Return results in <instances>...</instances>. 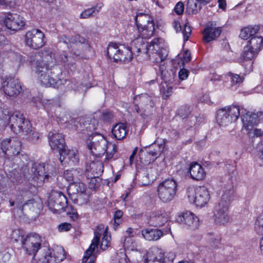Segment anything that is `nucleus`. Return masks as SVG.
<instances>
[{
  "instance_id": "f257e3e1",
  "label": "nucleus",
  "mask_w": 263,
  "mask_h": 263,
  "mask_svg": "<svg viewBox=\"0 0 263 263\" xmlns=\"http://www.w3.org/2000/svg\"><path fill=\"white\" fill-rule=\"evenodd\" d=\"M9 125L11 130L18 135H28L31 127L29 121L23 114L14 112L9 114L7 110L0 108V130Z\"/></svg>"
},
{
  "instance_id": "f03ea898",
  "label": "nucleus",
  "mask_w": 263,
  "mask_h": 263,
  "mask_svg": "<svg viewBox=\"0 0 263 263\" xmlns=\"http://www.w3.org/2000/svg\"><path fill=\"white\" fill-rule=\"evenodd\" d=\"M87 146L93 155L101 157L106 153L105 160L109 161L114 158L117 151V145L109 143L106 138L101 134L94 135Z\"/></svg>"
},
{
  "instance_id": "7ed1b4c3",
  "label": "nucleus",
  "mask_w": 263,
  "mask_h": 263,
  "mask_svg": "<svg viewBox=\"0 0 263 263\" xmlns=\"http://www.w3.org/2000/svg\"><path fill=\"white\" fill-rule=\"evenodd\" d=\"M220 202L215 208L214 214L215 222L218 224L224 225L230 220L228 213V207L230 204L231 196L233 194L232 185H230L226 191H223Z\"/></svg>"
},
{
  "instance_id": "20e7f679",
  "label": "nucleus",
  "mask_w": 263,
  "mask_h": 263,
  "mask_svg": "<svg viewBox=\"0 0 263 263\" xmlns=\"http://www.w3.org/2000/svg\"><path fill=\"white\" fill-rule=\"evenodd\" d=\"M155 31L154 22H150L143 26L139 27L135 30V33H130V37L132 40V48L135 51L141 52L145 47L143 39H148L153 35Z\"/></svg>"
},
{
  "instance_id": "39448f33",
  "label": "nucleus",
  "mask_w": 263,
  "mask_h": 263,
  "mask_svg": "<svg viewBox=\"0 0 263 263\" xmlns=\"http://www.w3.org/2000/svg\"><path fill=\"white\" fill-rule=\"evenodd\" d=\"M134 54L139 52L136 51V49L134 51L132 48V42L131 43V48L125 47L123 45H117L116 43H111L109 44L107 50V55L110 59H113L115 62L123 61L128 62L133 59V53Z\"/></svg>"
},
{
  "instance_id": "423d86ee",
  "label": "nucleus",
  "mask_w": 263,
  "mask_h": 263,
  "mask_svg": "<svg viewBox=\"0 0 263 263\" xmlns=\"http://www.w3.org/2000/svg\"><path fill=\"white\" fill-rule=\"evenodd\" d=\"M187 196L189 202L199 208L204 206L210 199V192L204 186L189 187Z\"/></svg>"
},
{
  "instance_id": "0eeeda50",
  "label": "nucleus",
  "mask_w": 263,
  "mask_h": 263,
  "mask_svg": "<svg viewBox=\"0 0 263 263\" xmlns=\"http://www.w3.org/2000/svg\"><path fill=\"white\" fill-rule=\"evenodd\" d=\"M240 115L239 106L231 105L219 109L217 112L216 122L222 127H226L236 121Z\"/></svg>"
},
{
  "instance_id": "6e6552de",
  "label": "nucleus",
  "mask_w": 263,
  "mask_h": 263,
  "mask_svg": "<svg viewBox=\"0 0 263 263\" xmlns=\"http://www.w3.org/2000/svg\"><path fill=\"white\" fill-rule=\"evenodd\" d=\"M65 258L64 249L61 246H56L52 250L43 248L39 253L36 263H59Z\"/></svg>"
},
{
  "instance_id": "1a4fd4ad",
  "label": "nucleus",
  "mask_w": 263,
  "mask_h": 263,
  "mask_svg": "<svg viewBox=\"0 0 263 263\" xmlns=\"http://www.w3.org/2000/svg\"><path fill=\"white\" fill-rule=\"evenodd\" d=\"M135 109L143 118L152 115L154 111V98L147 93H143L135 98Z\"/></svg>"
},
{
  "instance_id": "9d476101",
  "label": "nucleus",
  "mask_w": 263,
  "mask_h": 263,
  "mask_svg": "<svg viewBox=\"0 0 263 263\" xmlns=\"http://www.w3.org/2000/svg\"><path fill=\"white\" fill-rule=\"evenodd\" d=\"M41 237L36 233H31L26 235L21 245V248L25 254L33 256L35 263L37 262L39 257V254L36 256V254L41 249Z\"/></svg>"
},
{
  "instance_id": "9b49d317",
  "label": "nucleus",
  "mask_w": 263,
  "mask_h": 263,
  "mask_svg": "<svg viewBox=\"0 0 263 263\" xmlns=\"http://www.w3.org/2000/svg\"><path fill=\"white\" fill-rule=\"evenodd\" d=\"M177 189V183L174 179H166L157 187L158 197L162 202H169L174 198Z\"/></svg>"
},
{
  "instance_id": "f8f14e48",
  "label": "nucleus",
  "mask_w": 263,
  "mask_h": 263,
  "mask_svg": "<svg viewBox=\"0 0 263 263\" xmlns=\"http://www.w3.org/2000/svg\"><path fill=\"white\" fill-rule=\"evenodd\" d=\"M164 148L165 144L163 141L159 144L155 142L147 148L140 151V161L144 164H148L154 162L160 156Z\"/></svg>"
},
{
  "instance_id": "ddd939ff",
  "label": "nucleus",
  "mask_w": 263,
  "mask_h": 263,
  "mask_svg": "<svg viewBox=\"0 0 263 263\" xmlns=\"http://www.w3.org/2000/svg\"><path fill=\"white\" fill-rule=\"evenodd\" d=\"M37 81L46 87L54 86L56 84L54 69L41 66V65L32 66Z\"/></svg>"
},
{
  "instance_id": "4468645a",
  "label": "nucleus",
  "mask_w": 263,
  "mask_h": 263,
  "mask_svg": "<svg viewBox=\"0 0 263 263\" xmlns=\"http://www.w3.org/2000/svg\"><path fill=\"white\" fill-rule=\"evenodd\" d=\"M25 43L30 48L36 50L45 45L46 38L41 30L38 29H32L25 33Z\"/></svg>"
},
{
  "instance_id": "2eb2a0df",
  "label": "nucleus",
  "mask_w": 263,
  "mask_h": 263,
  "mask_svg": "<svg viewBox=\"0 0 263 263\" xmlns=\"http://www.w3.org/2000/svg\"><path fill=\"white\" fill-rule=\"evenodd\" d=\"M67 200L66 196L61 192L53 191L48 201L49 210L54 214H60L66 207Z\"/></svg>"
},
{
  "instance_id": "dca6fc26",
  "label": "nucleus",
  "mask_w": 263,
  "mask_h": 263,
  "mask_svg": "<svg viewBox=\"0 0 263 263\" xmlns=\"http://www.w3.org/2000/svg\"><path fill=\"white\" fill-rule=\"evenodd\" d=\"M169 214L162 210H159L152 211L148 216L147 223L153 227H161L166 224V226L170 224Z\"/></svg>"
},
{
  "instance_id": "f3484780",
  "label": "nucleus",
  "mask_w": 263,
  "mask_h": 263,
  "mask_svg": "<svg viewBox=\"0 0 263 263\" xmlns=\"http://www.w3.org/2000/svg\"><path fill=\"white\" fill-rule=\"evenodd\" d=\"M4 23L8 29L15 31L22 30L25 25L24 18L16 13H8Z\"/></svg>"
},
{
  "instance_id": "a211bd4d",
  "label": "nucleus",
  "mask_w": 263,
  "mask_h": 263,
  "mask_svg": "<svg viewBox=\"0 0 263 263\" xmlns=\"http://www.w3.org/2000/svg\"><path fill=\"white\" fill-rule=\"evenodd\" d=\"M42 58L41 60H33L31 61L32 66L41 65L42 67L47 68L54 69L57 60L54 54L52 52L44 50L37 53Z\"/></svg>"
},
{
  "instance_id": "6ab92c4d",
  "label": "nucleus",
  "mask_w": 263,
  "mask_h": 263,
  "mask_svg": "<svg viewBox=\"0 0 263 263\" xmlns=\"http://www.w3.org/2000/svg\"><path fill=\"white\" fill-rule=\"evenodd\" d=\"M240 115L243 128L251 134L253 128L259 121L258 116L256 113L247 111L243 108H240Z\"/></svg>"
},
{
  "instance_id": "aec40b11",
  "label": "nucleus",
  "mask_w": 263,
  "mask_h": 263,
  "mask_svg": "<svg viewBox=\"0 0 263 263\" xmlns=\"http://www.w3.org/2000/svg\"><path fill=\"white\" fill-rule=\"evenodd\" d=\"M144 263H165L164 253L161 249L153 247L143 256Z\"/></svg>"
},
{
  "instance_id": "412c9836",
  "label": "nucleus",
  "mask_w": 263,
  "mask_h": 263,
  "mask_svg": "<svg viewBox=\"0 0 263 263\" xmlns=\"http://www.w3.org/2000/svg\"><path fill=\"white\" fill-rule=\"evenodd\" d=\"M177 221L184 226V227L195 230L199 226V220L194 214L190 212L183 213L177 218Z\"/></svg>"
},
{
  "instance_id": "4be33fe9",
  "label": "nucleus",
  "mask_w": 263,
  "mask_h": 263,
  "mask_svg": "<svg viewBox=\"0 0 263 263\" xmlns=\"http://www.w3.org/2000/svg\"><path fill=\"white\" fill-rule=\"evenodd\" d=\"M4 92L10 97H14L20 93L22 87L17 79H8L3 84Z\"/></svg>"
},
{
  "instance_id": "5701e85b",
  "label": "nucleus",
  "mask_w": 263,
  "mask_h": 263,
  "mask_svg": "<svg viewBox=\"0 0 263 263\" xmlns=\"http://www.w3.org/2000/svg\"><path fill=\"white\" fill-rule=\"evenodd\" d=\"M60 160L63 165L68 164L70 166L76 165L79 162L78 152L76 149H63L59 153Z\"/></svg>"
},
{
  "instance_id": "b1692460",
  "label": "nucleus",
  "mask_w": 263,
  "mask_h": 263,
  "mask_svg": "<svg viewBox=\"0 0 263 263\" xmlns=\"http://www.w3.org/2000/svg\"><path fill=\"white\" fill-rule=\"evenodd\" d=\"M221 30L219 27H216L213 23H208L202 32L203 41L204 43H209L215 40L221 34Z\"/></svg>"
},
{
  "instance_id": "393cba45",
  "label": "nucleus",
  "mask_w": 263,
  "mask_h": 263,
  "mask_svg": "<svg viewBox=\"0 0 263 263\" xmlns=\"http://www.w3.org/2000/svg\"><path fill=\"white\" fill-rule=\"evenodd\" d=\"M48 138L49 144L53 150L60 153L65 148V140L62 134L51 132L49 133Z\"/></svg>"
},
{
  "instance_id": "a878e982",
  "label": "nucleus",
  "mask_w": 263,
  "mask_h": 263,
  "mask_svg": "<svg viewBox=\"0 0 263 263\" xmlns=\"http://www.w3.org/2000/svg\"><path fill=\"white\" fill-rule=\"evenodd\" d=\"M171 231V226L167 224L163 230L159 229H145L142 230L143 237L148 241H155L160 238L164 234L168 233Z\"/></svg>"
},
{
  "instance_id": "bb28decb",
  "label": "nucleus",
  "mask_w": 263,
  "mask_h": 263,
  "mask_svg": "<svg viewBox=\"0 0 263 263\" xmlns=\"http://www.w3.org/2000/svg\"><path fill=\"white\" fill-rule=\"evenodd\" d=\"M55 116L57 119V121L61 123H68L69 124V127L77 130L81 126L80 120L79 118H72L70 119V116L68 114L65 112H61L59 114L57 111Z\"/></svg>"
},
{
  "instance_id": "cd10ccee",
  "label": "nucleus",
  "mask_w": 263,
  "mask_h": 263,
  "mask_svg": "<svg viewBox=\"0 0 263 263\" xmlns=\"http://www.w3.org/2000/svg\"><path fill=\"white\" fill-rule=\"evenodd\" d=\"M20 142L15 139L7 138L4 139L1 144V148L3 153L7 154L8 151L10 154L14 155L18 153Z\"/></svg>"
},
{
  "instance_id": "c85d7f7f",
  "label": "nucleus",
  "mask_w": 263,
  "mask_h": 263,
  "mask_svg": "<svg viewBox=\"0 0 263 263\" xmlns=\"http://www.w3.org/2000/svg\"><path fill=\"white\" fill-rule=\"evenodd\" d=\"M64 178L71 185L84 180L83 171L80 168L66 170L64 173Z\"/></svg>"
},
{
  "instance_id": "c756f323",
  "label": "nucleus",
  "mask_w": 263,
  "mask_h": 263,
  "mask_svg": "<svg viewBox=\"0 0 263 263\" xmlns=\"http://www.w3.org/2000/svg\"><path fill=\"white\" fill-rule=\"evenodd\" d=\"M165 42L163 39L156 37L146 47V53L163 52L165 49Z\"/></svg>"
},
{
  "instance_id": "7c9ffc66",
  "label": "nucleus",
  "mask_w": 263,
  "mask_h": 263,
  "mask_svg": "<svg viewBox=\"0 0 263 263\" xmlns=\"http://www.w3.org/2000/svg\"><path fill=\"white\" fill-rule=\"evenodd\" d=\"M108 227L102 224L98 225L94 232V238L88 248L95 250L98 247L100 238L108 235Z\"/></svg>"
},
{
  "instance_id": "2f4dec72",
  "label": "nucleus",
  "mask_w": 263,
  "mask_h": 263,
  "mask_svg": "<svg viewBox=\"0 0 263 263\" xmlns=\"http://www.w3.org/2000/svg\"><path fill=\"white\" fill-rule=\"evenodd\" d=\"M189 172L191 177L194 180H201L205 176L204 170L197 162H193L190 164Z\"/></svg>"
},
{
  "instance_id": "473e14b6",
  "label": "nucleus",
  "mask_w": 263,
  "mask_h": 263,
  "mask_svg": "<svg viewBox=\"0 0 263 263\" xmlns=\"http://www.w3.org/2000/svg\"><path fill=\"white\" fill-rule=\"evenodd\" d=\"M127 132V126L123 123H117L111 129L113 137L118 140H121L125 138Z\"/></svg>"
},
{
  "instance_id": "72a5a7b5",
  "label": "nucleus",
  "mask_w": 263,
  "mask_h": 263,
  "mask_svg": "<svg viewBox=\"0 0 263 263\" xmlns=\"http://www.w3.org/2000/svg\"><path fill=\"white\" fill-rule=\"evenodd\" d=\"M104 166L100 161H93L87 165L85 174H91L90 177L93 178L95 175H101L103 172Z\"/></svg>"
},
{
  "instance_id": "f704fd0d",
  "label": "nucleus",
  "mask_w": 263,
  "mask_h": 263,
  "mask_svg": "<svg viewBox=\"0 0 263 263\" xmlns=\"http://www.w3.org/2000/svg\"><path fill=\"white\" fill-rule=\"evenodd\" d=\"M45 167L44 164H34L31 168V172L33 173L34 177L43 180L44 182L48 180L50 177L49 174H46Z\"/></svg>"
},
{
  "instance_id": "c9c22d12",
  "label": "nucleus",
  "mask_w": 263,
  "mask_h": 263,
  "mask_svg": "<svg viewBox=\"0 0 263 263\" xmlns=\"http://www.w3.org/2000/svg\"><path fill=\"white\" fill-rule=\"evenodd\" d=\"M167 51L164 50L163 52H155L147 54L153 62L158 64L159 65L160 70L162 72L164 70V60L167 57Z\"/></svg>"
},
{
  "instance_id": "e433bc0d",
  "label": "nucleus",
  "mask_w": 263,
  "mask_h": 263,
  "mask_svg": "<svg viewBox=\"0 0 263 263\" xmlns=\"http://www.w3.org/2000/svg\"><path fill=\"white\" fill-rule=\"evenodd\" d=\"M260 33V27L259 26H249L242 29L239 36L243 40L251 39L252 36H254Z\"/></svg>"
},
{
  "instance_id": "4c0bfd02",
  "label": "nucleus",
  "mask_w": 263,
  "mask_h": 263,
  "mask_svg": "<svg viewBox=\"0 0 263 263\" xmlns=\"http://www.w3.org/2000/svg\"><path fill=\"white\" fill-rule=\"evenodd\" d=\"M247 45L258 52L263 47V37L261 35L260 32L252 36L248 42Z\"/></svg>"
},
{
  "instance_id": "58836bf2",
  "label": "nucleus",
  "mask_w": 263,
  "mask_h": 263,
  "mask_svg": "<svg viewBox=\"0 0 263 263\" xmlns=\"http://www.w3.org/2000/svg\"><path fill=\"white\" fill-rule=\"evenodd\" d=\"M103 6V4L102 3L96 4L94 7L85 9L80 14L81 18H87L91 16H93L97 15L101 10Z\"/></svg>"
},
{
  "instance_id": "ea45409f",
  "label": "nucleus",
  "mask_w": 263,
  "mask_h": 263,
  "mask_svg": "<svg viewBox=\"0 0 263 263\" xmlns=\"http://www.w3.org/2000/svg\"><path fill=\"white\" fill-rule=\"evenodd\" d=\"M201 8V5L197 0H188L186 12L189 14H195L197 13Z\"/></svg>"
},
{
  "instance_id": "a19ab883",
  "label": "nucleus",
  "mask_w": 263,
  "mask_h": 263,
  "mask_svg": "<svg viewBox=\"0 0 263 263\" xmlns=\"http://www.w3.org/2000/svg\"><path fill=\"white\" fill-rule=\"evenodd\" d=\"M20 208H22V210H26L27 209L31 211H35L36 209H40L41 204L40 200H35L31 199L28 200L26 202L23 203L21 206L18 205Z\"/></svg>"
},
{
  "instance_id": "79ce46f5",
  "label": "nucleus",
  "mask_w": 263,
  "mask_h": 263,
  "mask_svg": "<svg viewBox=\"0 0 263 263\" xmlns=\"http://www.w3.org/2000/svg\"><path fill=\"white\" fill-rule=\"evenodd\" d=\"M135 20L137 28L145 25V23L148 24L153 22V19L148 14L143 13H137Z\"/></svg>"
},
{
  "instance_id": "37998d69",
  "label": "nucleus",
  "mask_w": 263,
  "mask_h": 263,
  "mask_svg": "<svg viewBox=\"0 0 263 263\" xmlns=\"http://www.w3.org/2000/svg\"><path fill=\"white\" fill-rule=\"evenodd\" d=\"M258 51L255 49H252L248 45H246L241 54V57L246 61H251L257 54Z\"/></svg>"
},
{
  "instance_id": "c03bdc74",
  "label": "nucleus",
  "mask_w": 263,
  "mask_h": 263,
  "mask_svg": "<svg viewBox=\"0 0 263 263\" xmlns=\"http://www.w3.org/2000/svg\"><path fill=\"white\" fill-rule=\"evenodd\" d=\"M111 263H130L124 251L117 252L111 257Z\"/></svg>"
},
{
  "instance_id": "a18cd8bd",
  "label": "nucleus",
  "mask_w": 263,
  "mask_h": 263,
  "mask_svg": "<svg viewBox=\"0 0 263 263\" xmlns=\"http://www.w3.org/2000/svg\"><path fill=\"white\" fill-rule=\"evenodd\" d=\"M124 249L128 250H137V245L133 238L131 237H124L122 242Z\"/></svg>"
},
{
  "instance_id": "49530a36",
  "label": "nucleus",
  "mask_w": 263,
  "mask_h": 263,
  "mask_svg": "<svg viewBox=\"0 0 263 263\" xmlns=\"http://www.w3.org/2000/svg\"><path fill=\"white\" fill-rule=\"evenodd\" d=\"M68 83L67 86L69 88L75 91H83L86 86H84L81 83L76 79H72L70 80L66 81Z\"/></svg>"
},
{
  "instance_id": "de8ad7c7",
  "label": "nucleus",
  "mask_w": 263,
  "mask_h": 263,
  "mask_svg": "<svg viewBox=\"0 0 263 263\" xmlns=\"http://www.w3.org/2000/svg\"><path fill=\"white\" fill-rule=\"evenodd\" d=\"M25 236L26 235L24 234V232L23 230L20 229L14 230L12 231L10 234V238L14 242L20 241L21 244L22 245V241H23V239Z\"/></svg>"
},
{
  "instance_id": "09e8293b",
  "label": "nucleus",
  "mask_w": 263,
  "mask_h": 263,
  "mask_svg": "<svg viewBox=\"0 0 263 263\" xmlns=\"http://www.w3.org/2000/svg\"><path fill=\"white\" fill-rule=\"evenodd\" d=\"M95 250L88 248L85 252L82 263H95L96 257L94 253Z\"/></svg>"
},
{
  "instance_id": "8fccbe9b",
  "label": "nucleus",
  "mask_w": 263,
  "mask_h": 263,
  "mask_svg": "<svg viewBox=\"0 0 263 263\" xmlns=\"http://www.w3.org/2000/svg\"><path fill=\"white\" fill-rule=\"evenodd\" d=\"M82 181H78L77 183H74L70 185V190H75L76 192H73L72 193L79 194L86 192V186Z\"/></svg>"
},
{
  "instance_id": "3c124183",
  "label": "nucleus",
  "mask_w": 263,
  "mask_h": 263,
  "mask_svg": "<svg viewBox=\"0 0 263 263\" xmlns=\"http://www.w3.org/2000/svg\"><path fill=\"white\" fill-rule=\"evenodd\" d=\"M146 172L143 178L147 179L149 181L147 183H142V185L144 186L151 184L156 178L155 175L156 172L155 169H153L152 168H147Z\"/></svg>"
},
{
  "instance_id": "603ef678",
  "label": "nucleus",
  "mask_w": 263,
  "mask_h": 263,
  "mask_svg": "<svg viewBox=\"0 0 263 263\" xmlns=\"http://www.w3.org/2000/svg\"><path fill=\"white\" fill-rule=\"evenodd\" d=\"M76 194L77 197L74 199V201L76 203L82 205L86 204L88 201L89 195L86 192Z\"/></svg>"
},
{
  "instance_id": "864d4df0",
  "label": "nucleus",
  "mask_w": 263,
  "mask_h": 263,
  "mask_svg": "<svg viewBox=\"0 0 263 263\" xmlns=\"http://www.w3.org/2000/svg\"><path fill=\"white\" fill-rule=\"evenodd\" d=\"M68 42L76 44H84L87 47H89L88 42L84 37L77 35L73 37H71L70 40L68 39Z\"/></svg>"
},
{
  "instance_id": "5fc2aeb1",
  "label": "nucleus",
  "mask_w": 263,
  "mask_h": 263,
  "mask_svg": "<svg viewBox=\"0 0 263 263\" xmlns=\"http://www.w3.org/2000/svg\"><path fill=\"white\" fill-rule=\"evenodd\" d=\"M23 135L26 136L27 139L33 143L36 142L40 137L39 134L36 131L32 129L31 127L30 128L29 134L28 135Z\"/></svg>"
},
{
  "instance_id": "6e6d98bb",
  "label": "nucleus",
  "mask_w": 263,
  "mask_h": 263,
  "mask_svg": "<svg viewBox=\"0 0 263 263\" xmlns=\"http://www.w3.org/2000/svg\"><path fill=\"white\" fill-rule=\"evenodd\" d=\"M111 237L109 235H104L101 238L100 242V249L104 251L110 246Z\"/></svg>"
},
{
  "instance_id": "4d7b16f0",
  "label": "nucleus",
  "mask_w": 263,
  "mask_h": 263,
  "mask_svg": "<svg viewBox=\"0 0 263 263\" xmlns=\"http://www.w3.org/2000/svg\"><path fill=\"white\" fill-rule=\"evenodd\" d=\"M95 120H92L90 121V123H87L86 122L83 124L85 127L86 130L89 132H92L98 128L99 126L98 123H95Z\"/></svg>"
},
{
  "instance_id": "13d9d810",
  "label": "nucleus",
  "mask_w": 263,
  "mask_h": 263,
  "mask_svg": "<svg viewBox=\"0 0 263 263\" xmlns=\"http://www.w3.org/2000/svg\"><path fill=\"white\" fill-rule=\"evenodd\" d=\"M191 111V107L188 106L181 107L178 110V114L182 118H185L190 115Z\"/></svg>"
},
{
  "instance_id": "bf43d9fd",
  "label": "nucleus",
  "mask_w": 263,
  "mask_h": 263,
  "mask_svg": "<svg viewBox=\"0 0 263 263\" xmlns=\"http://www.w3.org/2000/svg\"><path fill=\"white\" fill-rule=\"evenodd\" d=\"M67 213L74 220L78 218L79 215L77 211L73 206H71L67 208Z\"/></svg>"
},
{
  "instance_id": "052dcab7",
  "label": "nucleus",
  "mask_w": 263,
  "mask_h": 263,
  "mask_svg": "<svg viewBox=\"0 0 263 263\" xmlns=\"http://www.w3.org/2000/svg\"><path fill=\"white\" fill-rule=\"evenodd\" d=\"M229 76L230 77L231 82L234 84H240L243 81V78L238 74L230 73Z\"/></svg>"
},
{
  "instance_id": "680f3d73",
  "label": "nucleus",
  "mask_w": 263,
  "mask_h": 263,
  "mask_svg": "<svg viewBox=\"0 0 263 263\" xmlns=\"http://www.w3.org/2000/svg\"><path fill=\"white\" fill-rule=\"evenodd\" d=\"M71 228L72 226L70 223L64 222L59 225L58 230L59 232H67L69 231Z\"/></svg>"
},
{
  "instance_id": "e2e57ef3",
  "label": "nucleus",
  "mask_w": 263,
  "mask_h": 263,
  "mask_svg": "<svg viewBox=\"0 0 263 263\" xmlns=\"http://www.w3.org/2000/svg\"><path fill=\"white\" fill-rule=\"evenodd\" d=\"M174 11L178 15H180L184 11V4L181 2H179L174 8Z\"/></svg>"
},
{
  "instance_id": "0e129e2a",
  "label": "nucleus",
  "mask_w": 263,
  "mask_h": 263,
  "mask_svg": "<svg viewBox=\"0 0 263 263\" xmlns=\"http://www.w3.org/2000/svg\"><path fill=\"white\" fill-rule=\"evenodd\" d=\"M172 87H168L165 83L161 84L160 91L165 94L166 96H168L170 95V93L172 91Z\"/></svg>"
},
{
  "instance_id": "69168bd1",
  "label": "nucleus",
  "mask_w": 263,
  "mask_h": 263,
  "mask_svg": "<svg viewBox=\"0 0 263 263\" xmlns=\"http://www.w3.org/2000/svg\"><path fill=\"white\" fill-rule=\"evenodd\" d=\"M182 33L183 35L184 40H188L189 36L191 33V29L190 27L185 24L184 26V29Z\"/></svg>"
},
{
  "instance_id": "338daca9",
  "label": "nucleus",
  "mask_w": 263,
  "mask_h": 263,
  "mask_svg": "<svg viewBox=\"0 0 263 263\" xmlns=\"http://www.w3.org/2000/svg\"><path fill=\"white\" fill-rule=\"evenodd\" d=\"M42 104L46 110H49L53 105V101L50 99H43L42 100Z\"/></svg>"
},
{
  "instance_id": "774afa93",
  "label": "nucleus",
  "mask_w": 263,
  "mask_h": 263,
  "mask_svg": "<svg viewBox=\"0 0 263 263\" xmlns=\"http://www.w3.org/2000/svg\"><path fill=\"white\" fill-rule=\"evenodd\" d=\"M250 136H252L253 135L254 137H259L263 136V130L261 129H258L256 128H253V129L251 131V134H249Z\"/></svg>"
}]
</instances>
